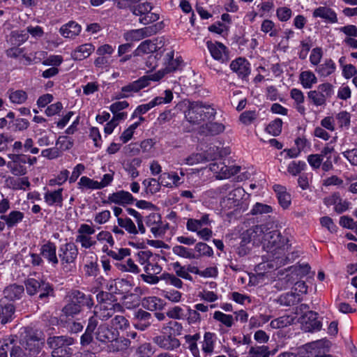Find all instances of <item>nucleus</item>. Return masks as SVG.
Listing matches in <instances>:
<instances>
[{"label":"nucleus","mask_w":357,"mask_h":357,"mask_svg":"<svg viewBox=\"0 0 357 357\" xmlns=\"http://www.w3.org/2000/svg\"><path fill=\"white\" fill-rule=\"evenodd\" d=\"M225 130V126L220 123L210 122L199 128V132L204 135H216Z\"/></svg>","instance_id":"obj_29"},{"label":"nucleus","mask_w":357,"mask_h":357,"mask_svg":"<svg viewBox=\"0 0 357 357\" xmlns=\"http://www.w3.org/2000/svg\"><path fill=\"white\" fill-rule=\"evenodd\" d=\"M59 31L63 37L72 38L80 33L81 26L75 22L71 21L63 25Z\"/></svg>","instance_id":"obj_26"},{"label":"nucleus","mask_w":357,"mask_h":357,"mask_svg":"<svg viewBox=\"0 0 357 357\" xmlns=\"http://www.w3.org/2000/svg\"><path fill=\"white\" fill-rule=\"evenodd\" d=\"M96 308H98V306ZM123 310V307L118 303H101L98 305V310H96L94 314L100 320H107L112 317L116 312H122Z\"/></svg>","instance_id":"obj_13"},{"label":"nucleus","mask_w":357,"mask_h":357,"mask_svg":"<svg viewBox=\"0 0 357 357\" xmlns=\"http://www.w3.org/2000/svg\"><path fill=\"white\" fill-rule=\"evenodd\" d=\"M76 243L81 244V246L84 248H90L96 243V241L93 239L91 236L83 234H77L75 238Z\"/></svg>","instance_id":"obj_59"},{"label":"nucleus","mask_w":357,"mask_h":357,"mask_svg":"<svg viewBox=\"0 0 357 357\" xmlns=\"http://www.w3.org/2000/svg\"><path fill=\"white\" fill-rule=\"evenodd\" d=\"M245 190L242 188H234L223 197L220 201V206L225 210L234 208L240 205L243 197L245 195Z\"/></svg>","instance_id":"obj_12"},{"label":"nucleus","mask_w":357,"mask_h":357,"mask_svg":"<svg viewBox=\"0 0 357 357\" xmlns=\"http://www.w3.org/2000/svg\"><path fill=\"white\" fill-rule=\"evenodd\" d=\"M230 68L242 79H246L250 73L249 62L241 57L234 60L230 64Z\"/></svg>","instance_id":"obj_16"},{"label":"nucleus","mask_w":357,"mask_h":357,"mask_svg":"<svg viewBox=\"0 0 357 357\" xmlns=\"http://www.w3.org/2000/svg\"><path fill=\"white\" fill-rule=\"evenodd\" d=\"M307 98L316 106H321L326 104V100L324 96L318 90L310 91L307 93Z\"/></svg>","instance_id":"obj_55"},{"label":"nucleus","mask_w":357,"mask_h":357,"mask_svg":"<svg viewBox=\"0 0 357 357\" xmlns=\"http://www.w3.org/2000/svg\"><path fill=\"white\" fill-rule=\"evenodd\" d=\"M173 253L181 257L192 259H198V256L192 251V250L182 245H175L172 248Z\"/></svg>","instance_id":"obj_41"},{"label":"nucleus","mask_w":357,"mask_h":357,"mask_svg":"<svg viewBox=\"0 0 357 357\" xmlns=\"http://www.w3.org/2000/svg\"><path fill=\"white\" fill-rule=\"evenodd\" d=\"M313 17L324 19L330 23L337 22V15L335 11L327 7L321 6L316 8L313 12Z\"/></svg>","instance_id":"obj_23"},{"label":"nucleus","mask_w":357,"mask_h":357,"mask_svg":"<svg viewBox=\"0 0 357 357\" xmlns=\"http://www.w3.org/2000/svg\"><path fill=\"white\" fill-rule=\"evenodd\" d=\"M199 337V335L197 333L193 335H186L185 336V342L188 344V349L194 357H199V351L197 344V341Z\"/></svg>","instance_id":"obj_42"},{"label":"nucleus","mask_w":357,"mask_h":357,"mask_svg":"<svg viewBox=\"0 0 357 357\" xmlns=\"http://www.w3.org/2000/svg\"><path fill=\"white\" fill-rule=\"evenodd\" d=\"M73 343V339L66 336H56L50 337L47 340V344L52 349L66 348V346Z\"/></svg>","instance_id":"obj_32"},{"label":"nucleus","mask_w":357,"mask_h":357,"mask_svg":"<svg viewBox=\"0 0 357 357\" xmlns=\"http://www.w3.org/2000/svg\"><path fill=\"white\" fill-rule=\"evenodd\" d=\"M282 121L280 119H277L271 122L266 127V130L269 134L273 136H278L282 131Z\"/></svg>","instance_id":"obj_60"},{"label":"nucleus","mask_w":357,"mask_h":357,"mask_svg":"<svg viewBox=\"0 0 357 357\" xmlns=\"http://www.w3.org/2000/svg\"><path fill=\"white\" fill-rule=\"evenodd\" d=\"M8 95L10 100L14 104H23L27 99V93L23 90H13L10 89L8 91Z\"/></svg>","instance_id":"obj_37"},{"label":"nucleus","mask_w":357,"mask_h":357,"mask_svg":"<svg viewBox=\"0 0 357 357\" xmlns=\"http://www.w3.org/2000/svg\"><path fill=\"white\" fill-rule=\"evenodd\" d=\"M153 342L161 349L165 350H174L180 347V341L175 337L165 335L155 336L153 339Z\"/></svg>","instance_id":"obj_17"},{"label":"nucleus","mask_w":357,"mask_h":357,"mask_svg":"<svg viewBox=\"0 0 357 357\" xmlns=\"http://www.w3.org/2000/svg\"><path fill=\"white\" fill-rule=\"evenodd\" d=\"M195 250L197 252L196 255L198 256V258L202 255L211 257L213 254L212 248L206 243L202 242L197 243L195 245Z\"/></svg>","instance_id":"obj_56"},{"label":"nucleus","mask_w":357,"mask_h":357,"mask_svg":"<svg viewBox=\"0 0 357 357\" xmlns=\"http://www.w3.org/2000/svg\"><path fill=\"white\" fill-rule=\"evenodd\" d=\"M228 153L218 146H210L204 154L206 160H214L226 155Z\"/></svg>","instance_id":"obj_35"},{"label":"nucleus","mask_w":357,"mask_h":357,"mask_svg":"<svg viewBox=\"0 0 357 357\" xmlns=\"http://www.w3.org/2000/svg\"><path fill=\"white\" fill-rule=\"evenodd\" d=\"M334 152L333 146H326L319 154H310L307 160L310 167L316 170L321 167L324 172H328L333 169L332 154Z\"/></svg>","instance_id":"obj_6"},{"label":"nucleus","mask_w":357,"mask_h":357,"mask_svg":"<svg viewBox=\"0 0 357 357\" xmlns=\"http://www.w3.org/2000/svg\"><path fill=\"white\" fill-rule=\"evenodd\" d=\"M24 288L22 285L16 284H10L5 288L3 294L9 300L19 299L24 293Z\"/></svg>","instance_id":"obj_30"},{"label":"nucleus","mask_w":357,"mask_h":357,"mask_svg":"<svg viewBox=\"0 0 357 357\" xmlns=\"http://www.w3.org/2000/svg\"><path fill=\"white\" fill-rule=\"evenodd\" d=\"M153 8L152 3L146 1L130 7V10L135 15L141 17L144 14L151 11Z\"/></svg>","instance_id":"obj_39"},{"label":"nucleus","mask_w":357,"mask_h":357,"mask_svg":"<svg viewBox=\"0 0 357 357\" xmlns=\"http://www.w3.org/2000/svg\"><path fill=\"white\" fill-rule=\"evenodd\" d=\"M213 336L214 335L210 332L205 333L204 341L202 342V350L207 354H211L213 351Z\"/></svg>","instance_id":"obj_53"},{"label":"nucleus","mask_w":357,"mask_h":357,"mask_svg":"<svg viewBox=\"0 0 357 357\" xmlns=\"http://www.w3.org/2000/svg\"><path fill=\"white\" fill-rule=\"evenodd\" d=\"M274 190L276 192L280 205L286 209L291 204V195L286 191V189L282 185H275Z\"/></svg>","instance_id":"obj_27"},{"label":"nucleus","mask_w":357,"mask_h":357,"mask_svg":"<svg viewBox=\"0 0 357 357\" xmlns=\"http://www.w3.org/2000/svg\"><path fill=\"white\" fill-rule=\"evenodd\" d=\"M159 180L164 186L172 187V185H177L179 183L180 177L176 173H164L162 174Z\"/></svg>","instance_id":"obj_44"},{"label":"nucleus","mask_w":357,"mask_h":357,"mask_svg":"<svg viewBox=\"0 0 357 357\" xmlns=\"http://www.w3.org/2000/svg\"><path fill=\"white\" fill-rule=\"evenodd\" d=\"M302 330L307 333H313L321 329L322 324L318 320V314L313 311H307L302 314L299 319Z\"/></svg>","instance_id":"obj_10"},{"label":"nucleus","mask_w":357,"mask_h":357,"mask_svg":"<svg viewBox=\"0 0 357 357\" xmlns=\"http://www.w3.org/2000/svg\"><path fill=\"white\" fill-rule=\"evenodd\" d=\"M300 301V295L296 292H289L280 296L278 301L282 305L290 306Z\"/></svg>","instance_id":"obj_38"},{"label":"nucleus","mask_w":357,"mask_h":357,"mask_svg":"<svg viewBox=\"0 0 357 357\" xmlns=\"http://www.w3.org/2000/svg\"><path fill=\"white\" fill-rule=\"evenodd\" d=\"M8 161L6 166L11 174L15 176H24L28 170L25 165V155L24 154H13L8 155Z\"/></svg>","instance_id":"obj_8"},{"label":"nucleus","mask_w":357,"mask_h":357,"mask_svg":"<svg viewBox=\"0 0 357 357\" xmlns=\"http://www.w3.org/2000/svg\"><path fill=\"white\" fill-rule=\"evenodd\" d=\"M117 221L119 225L124 228L130 234H137L138 233V230L131 219L118 218Z\"/></svg>","instance_id":"obj_51"},{"label":"nucleus","mask_w":357,"mask_h":357,"mask_svg":"<svg viewBox=\"0 0 357 357\" xmlns=\"http://www.w3.org/2000/svg\"><path fill=\"white\" fill-rule=\"evenodd\" d=\"M78 255V249L73 243H67L62 245L59 250V257L63 268L74 264Z\"/></svg>","instance_id":"obj_9"},{"label":"nucleus","mask_w":357,"mask_h":357,"mask_svg":"<svg viewBox=\"0 0 357 357\" xmlns=\"http://www.w3.org/2000/svg\"><path fill=\"white\" fill-rule=\"evenodd\" d=\"M15 312V307L13 304L0 305V322L6 324L12 319V316Z\"/></svg>","instance_id":"obj_34"},{"label":"nucleus","mask_w":357,"mask_h":357,"mask_svg":"<svg viewBox=\"0 0 357 357\" xmlns=\"http://www.w3.org/2000/svg\"><path fill=\"white\" fill-rule=\"evenodd\" d=\"M73 298L77 304H80V307L86 305L90 308L93 305V301L91 296H86L79 291H73Z\"/></svg>","instance_id":"obj_40"},{"label":"nucleus","mask_w":357,"mask_h":357,"mask_svg":"<svg viewBox=\"0 0 357 357\" xmlns=\"http://www.w3.org/2000/svg\"><path fill=\"white\" fill-rule=\"evenodd\" d=\"M81 310L80 304H77L73 298V301L63 308V312L67 316H73L79 313Z\"/></svg>","instance_id":"obj_63"},{"label":"nucleus","mask_w":357,"mask_h":357,"mask_svg":"<svg viewBox=\"0 0 357 357\" xmlns=\"http://www.w3.org/2000/svg\"><path fill=\"white\" fill-rule=\"evenodd\" d=\"M162 78V73H155L144 75L138 79L123 86L119 93L116 96V99L126 98L130 96L140 90L150 85L151 82H158Z\"/></svg>","instance_id":"obj_4"},{"label":"nucleus","mask_w":357,"mask_h":357,"mask_svg":"<svg viewBox=\"0 0 357 357\" xmlns=\"http://www.w3.org/2000/svg\"><path fill=\"white\" fill-rule=\"evenodd\" d=\"M213 318L225 325L227 327H231L234 324L232 315L226 314L220 311H216L214 313Z\"/></svg>","instance_id":"obj_58"},{"label":"nucleus","mask_w":357,"mask_h":357,"mask_svg":"<svg viewBox=\"0 0 357 357\" xmlns=\"http://www.w3.org/2000/svg\"><path fill=\"white\" fill-rule=\"evenodd\" d=\"M288 239L281 235L278 230L269 229L264 243V248L270 254L269 260L260 265L263 268L278 269L290 261L287 255L289 248Z\"/></svg>","instance_id":"obj_1"},{"label":"nucleus","mask_w":357,"mask_h":357,"mask_svg":"<svg viewBox=\"0 0 357 357\" xmlns=\"http://www.w3.org/2000/svg\"><path fill=\"white\" fill-rule=\"evenodd\" d=\"M96 338L102 343H108L114 340L116 336H119V332L105 323L100 324L95 333Z\"/></svg>","instance_id":"obj_14"},{"label":"nucleus","mask_w":357,"mask_h":357,"mask_svg":"<svg viewBox=\"0 0 357 357\" xmlns=\"http://www.w3.org/2000/svg\"><path fill=\"white\" fill-rule=\"evenodd\" d=\"M163 63L165 68L158 70L157 73H162V78L169 73L176 71L179 69L183 61L178 53L175 54L174 51L168 49L164 50L162 52Z\"/></svg>","instance_id":"obj_7"},{"label":"nucleus","mask_w":357,"mask_h":357,"mask_svg":"<svg viewBox=\"0 0 357 357\" xmlns=\"http://www.w3.org/2000/svg\"><path fill=\"white\" fill-rule=\"evenodd\" d=\"M97 325V319L94 317H90L85 332L80 337V344L82 347H86L93 342V334Z\"/></svg>","instance_id":"obj_21"},{"label":"nucleus","mask_w":357,"mask_h":357,"mask_svg":"<svg viewBox=\"0 0 357 357\" xmlns=\"http://www.w3.org/2000/svg\"><path fill=\"white\" fill-rule=\"evenodd\" d=\"M164 93L165 96L155 97L154 99H153L148 103L139 105L134 112L132 117L139 114H145L149 109L157 105L170 102L173 99V93L172 91L169 89L165 90Z\"/></svg>","instance_id":"obj_11"},{"label":"nucleus","mask_w":357,"mask_h":357,"mask_svg":"<svg viewBox=\"0 0 357 357\" xmlns=\"http://www.w3.org/2000/svg\"><path fill=\"white\" fill-rule=\"evenodd\" d=\"M212 57L221 63L229 60V51L226 46H208Z\"/></svg>","instance_id":"obj_22"},{"label":"nucleus","mask_w":357,"mask_h":357,"mask_svg":"<svg viewBox=\"0 0 357 357\" xmlns=\"http://www.w3.org/2000/svg\"><path fill=\"white\" fill-rule=\"evenodd\" d=\"M26 293L30 296L38 294V298L44 300L54 296L52 285L43 278H28L24 281Z\"/></svg>","instance_id":"obj_5"},{"label":"nucleus","mask_w":357,"mask_h":357,"mask_svg":"<svg viewBox=\"0 0 357 357\" xmlns=\"http://www.w3.org/2000/svg\"><path fill=\"white\" fill-rule=\"evenodd\" d=\"M210 170L215 175L218 179H225L227 166L222 161L215 162L210 165Z\"/></svg>","instance_id":"obj_36"},{"label":"nucleus","mask_w":357,"mask_h":357,"mask_svg":"<svg viewBox=\"0 0 357 357\" xmlns=\"http://www.w3.org/2000/svg\"><path fill=\"white\" fill-rule=\"evenodd\" d=\"M157 46H138V47L135 50V53L137 56H142L145 54H151L149 56L150 60L154 61L157 59L158 53L155 55L154 52H158V50L156 49ZM160 48H159V50Z\"/></svg>","instance_id":"obj_45"},{"label":"nucleus","mask_w":357,"mask_h":357,"mask_svg":"<svg viewBox=\"0 0 357 357\" xmlns=\"http://www.w3.org/2000/svg\"><path fill=\"white\" fill-rule=\"evenodd\" d=\"M258 118V113L255 110L245 111L241 114L239 121L244 125L248 126L254 123Z\"/></svg>","instance_id":"obj_49"},{"label":"nucleus","mask_w":357,"mask_h":357,"mask_svg":"<svg viewBox=\"0 0 357 357\" xmlns=\"http://www.w3.org/2000/svg\"><path fill=\"white\" fill-rule=\"evenodd\" d=\"M216 112L210 105L202 101L190 102L185 111V118L191 124H199L215 117Z\"/></svg>","instance_id":"obj_3"},{"label":"nucleus","mask_w":357,"mask_h":357,"mask_svg":"<svg viewBox=\"0 0 357 357\" xmlns=\"http://www.w3.org/2000/svg\"><path fill=\"white\" fill-rule=\"evenodd\" d=\"M92 47L87 48L86 46H77L72 53L73 58L75 60H82L88 57L93 50Z\"/></svg>","instance_id":"obj_47"},{"label":"nucleus","mask_w":357,"mask_h":357,"mask_svg":"<svg viewBox=\"0 0 357 357\" xmlns=\"http://www.w3.org/2000/svg\"><path fill=\"white\" fill-rule=\"evenodd\" d=\"M56 252V245L51 241H47L43 244L40 249V255L46 259L49 263L52 264L53 266H56L59 263Z\"/></svg>","instance_id":"obj_18"},{"label":"nucleus","mask_w":357,"mask_h":357,"mask_svg":"<svg viewBox=\"0 0 357 357\" xmlns=\"http://www.w3.org/2000/svg\"><path fill=\"white\" fill-rule=\"evenodd\" d=\"M210 225V220L208 214L202 216L200 220L190 218L186 223V227L188 231L195 232L202 228V226Z\"/></svg>","instance_id":"obj_31"},{"label":"nucleus","mask_w":357,"mask_h":357,"mask_svg":"<svg viewBox=\"0 0 357 357\" xmlns=\"http://www.w3.org/2000/svg\"><path fill=\"white\" fill-rule=\"evenodd\" d=\"M110 325L111 327L119 331V330L126 329L129 326V322L125 317L122 315H115L111 320Z\"/></svg>","instance_id":"obj_46"},{"label":"nucleus","mask_w":357,"mask_h":357,"mask_svg":"<svg viewBox=\"0 0 357 357\" xmlns=\"http://www.w3.org/2000/svg\"><path fill=\"white\" fill-rule=\"evenodd\" d=\"M160 279L165 280L167 284H171L176 288L181 289L183 287V282L176 275L169 273H163Z\"/></svg>","instance_id":"obj_48"},{"label":"nucleus","mask_w":357,"mask_h":357,"mask_svg":"<svg viewBox=\"0 0 357 357\" xmlns=\"http://www.w3.org/2000/svg\"><path fill=\"white\" fill-rule=\"evenodd\" d=\"M73 144V140L66 136H59L56 142V146H58L61 152L70 149Z\"/></svg>","instance_id":"obj_54"},{"label":"nucleus","mask_w":357,"mask_h":357,"mask_svg":"<svg viewBox=\"0 0 357 357\" xmlns=\"http://www.w3.org/2000/svg\"><path fill=\"white\" fill-rule=\"evenodd\" d=\"M124 38L126 41L133 43L142 40L144 38V35L140 29H132L125 33Z\"/></svg>","instance_id":"obj_61"},{"label":"nucleus","mask_w":357,"mask_h":357,"mask_svg":"<svg viewBox=\"0 0 357 357\" xmlns=\"http://www.w3.org/2000/svg\"><path fill=\"white\" fill-rule=\"evenodd\" d=\"M135 199L133 196L128 191L119 190L110 194L108 197V202L119 205H126L133 203Z\"/></svg>","instance_id":"obj_19"},{"label":"nucleus","mask_w":357,"mask_h":357,"mask_svg":"<svg viewBox=\"0 0 357 357\" xmlns=\"http://www.w3.org/2000/svg\"><path fill=\"white\" fill-rule=\"evenodd\" d=\"M143 184L151 194L158 192L160 189V185H162L161 181L155 178L146 179L143 181Z\"/></svg>","instance_id":"obj_64"},{"label":"nucleus","mask_w":357,"mask_h":357,"mask_svg":"<svg viewBox=\"0 0 357 357\" xmlns=\"http://www.w3.org/2000/svg\"><path fill=\"white\" fill-rule=\"evenodd\" d=\"M272 207L262 203H256L250 211L252 215L266 214L272 212Z\"/></svg>","instance_id":"obj_57"},{"label":"nucleus","mask_w":357,"mask_h":357,"mask_svg":"<svg viewBox=\"0 0 357 357\" xmlns=\"http://www.w3.org/2000/svg\"><path fill=\"white\" fill-rule=\"evenodd\" d=\"M335 64L331 59L326 60L324 63L317 66L315 71L321 77H328L335 70Z\"/></svg>","instance_id":"obj_33"},{"label":"nucleus","mask_w":357,"mask_h":357,"mask_svg":"<svg viewBox=\"0 0 357 357\" xmlns=\"http://www.w3.org/2000/svg\"><path fill=\"white\" fill-rule=\"evenodd\" d=\"M136 353L139 357H151L154 351L150 343H144L137 349Z\"/></svg>","instance_id":"obj_62"},{"label":"nucleus","mask_w":357,"mask_h":357,"mask_svg":"<svg viewBox=\"0 0 357 357\" xmlns=\"http://www.w3.org/2000/svg\"><path fill=\"white\" fill-rule=\"evenodd\" d=\"M269 229L270 228L267 225H255L246 231V235L248 236L250 241L264 245L266 234Z\"/></svg>","instance_id":"obj_15"},{"label":"nucleus","mask_w":357,"mask_h":357,"mask_svg":"<svg viewBox=\"0 0 357 357\" xmlns=\"http://www.w3.org/2000/svg\"><path fill=\"white\" fill-rule=\"evenodd\" d=\"M79 188H84L89 190L101 189L99 182L94 181L87 176H82L78 183Z\"/></svg>","instance_id":"obj_50"},{"label":"nucleus","mask_w":357,"mask_h":357,"mask_svg":"<svg viewBox=\"0 0 357 357\" xmlns=\"http://www.w3.org/2000/svg\"><path fill=\"white\" fill-rule=\"evenodd\" d=\"M108 345V350L110 352H119L125 351L130 346V341L124 337L116 336L114 340H111Z\"/></svg>","instance_id":"obj_25"},{"label":"nucleus","mask_w":357,"mask_h":357,"mask_svg":"<svg viewBox=\"0 0 357 357\" xmlns=\"http://www.w3.org/2000/svg\"><path fill=\"white\" fill-rule=\"evenodd\" d=\"M300 79L303 87L310 89L313 84L317 83V79L314 74L310 71H303L300 75Z\"/></svg>","instance_id":"obj_43"},{"label":"nucleus","mask_w":357,"mask_h":357,"mask_svg":"<svg viewBox=\"0 0 357 357\" xmlns=\"http://www.w3.org/2000/svg\"><path fill=\"white\" fill-rule=\"evenodd\" d=\"M63 188H59L53 191L47 190L44 195L45 202L49 206L56 205L61 207L63 204Z\"/></svg>","instance_id":"obj_24"},{"label":"nucleus","mask_w":357,"mask_h":357,"mask_svg":"<svg viewBox=\"0 0 357 357\" xmlns=\"http://www.w3.org/2000/svg\"><path fill=\"white\" fill-rule=\"evenodd\" d=\"M20 344L27 357H36L44 346L45 336L40 331L26 327L20 333Z\"/></svg>","instance_id":"obj_2"},{"label":"nucleus","mask_w":357,"mask_h":357,"mask_svg":"<svg viewBox=\"0 0 357 357\" xmlns=\"http://www.w3.org/2000/svg\"><path fill=\"white\" fill-rule=\"evenodd\" d=\"M0 218L5 221L8 228H11L22 221L24 213L19 211H13L8 215H1Z\"/></svg>","instance_id":"obj_28"},{"label":"nucleus","mask_w":357,"mask_h":357,"mask_svg":"<svg viewBox=\"0 0 357 357\" xmlns=\"http://www.w3.org/2000/svg\"><path fill=\"white\" fill-rule=\"evenodd\" d=\"M296 280L293 275H287L285 277L276 280L275 287L280 290L285 289L291 286Z\"/></svg>","instance_id":"obj_52"},{"label":"nucleus","mask_w":357,"mask_h":357,"mask_svg":"<svg viewBox=\"0 0 357 357\" xmlns=\"http://www.w3.org/2000/svg\"><path fill=\"white\" fill-rule=\"evenodd\" d=\"M135 326L140 331L146 330L153 321L151 313L143 310H139L135 313Z\"/></svg>","instance_id":"obj_20"}]
</instances>
